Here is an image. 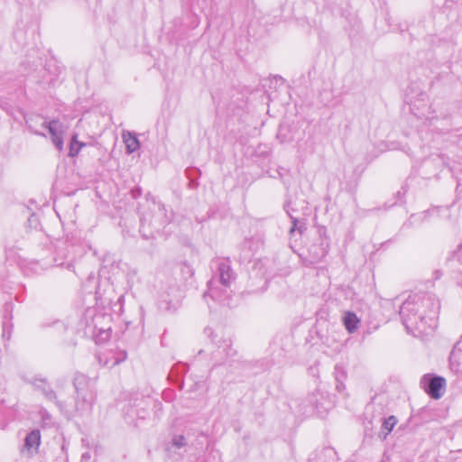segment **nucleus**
I'll return each mask as SVG.
<instances>
[{"label": "nucleus", "mask_w": 462, "mask_h": 462, "mask_svg": "<svg viewBox=\"0 0 462 462\" xmlns=\"http://www.w3.org/2000/svg\"><path fill=\"white\" fill-rule=\"evenodd\" d=\"M439 303L430 297H410L400 309V315L408 329L415 328L420 333H427L426 324L430 328L435 326V315Z\"/></svg>", "instance_id": "1"}, {"label": "nucleus", "mask_w": 462, "mask_h": 462, "mask_svg": "<svg viewBox=\"0 0 462 462\" xmlns=\"http://www.w3.org/2000/svg\"><path fill=\"white\" fill-rule=\"evenodd\" d=\"M218 279H212L208 282V295L216 300H221V291L217 288V283L222 284L226 288L229 287L231 281L234 279L233 272L228 263L222 262L218 265Z\"/></svg>", "instance_id": "2"}, {"label": "nucleus", "mask_w": 462, "mask_h": 462, "mask_svg": "<svg viewBox=\"0 0 462 462\" xmlns=\"http://www.w3.org/2000/svg\"><path fill=\"white\" fill-rule=\"evenodd\" d=\"M42 127L48 129L51 139L58 151L61 152L64 147V135L67 133L68 126L58 119H53L42 123Z\"/></svg>", "instance_id": "3"}, {"label": "nucleus", "mask_w": 462, "mask_h": 462, "mask_svg": "<svg viewBox=\"0 0 462 462\" xmlns=\"http://www.w3.org/2000/svg\"><path fill=\"white\" fill-rule=\"evenodd\" d=\"M424 391L435 400L440 399L443 395V390L446 387V380L441 376H433L426 374L420 382Z\"/></svg>", "instance_id": "4"}, {"label": "nucleus", "mask_w": 462, "mask_h": 462, "mask_svg": "<svg viewBox=\"0 0 462 462\" xmlns=\"http://www.w3.org/2000/svg\"><path fill=\"white\" fill-rule=\"evenodd\" d=\"M342 320L346 329L350 334L356 332L360 324V319L352 311H346L343 315Z\"/></svg>", "instance_id": "5"}, {"label": "nucleus", "mask_w": 462, "mask_h": 462, "mask_svg": "<svg viewBox=\"0 0 462 462\" xmlns=\"http://www.w3.org/2000/svg\"><path fill=\"white\" fill-rule=\"evenodd\" d=\"M122 137L128 153H133L139 149L140 143L135 135L132 134L130 132H124Z\"/></svg>", "instance_id": "6"}, {"label": "nucleus", "mask_w": 462, "mask_h": 462, "mask_svg": "<svg viewBox=\"0 0 462 462\" xmlns=\"http://www.w3.org/2000/svg\"><path fill=\"white\" fill-rule=\"evenodd\" d=\"M86 146V143H82V142H79L78 140V135L77 134H74L72 137H71V140H70V143H69V156L70 157H75L77 156L80 150Z\"/></svg>", "instance_id": "7"}, {"label": "nucleus", "mask_w": 462, "mask_h": 462, "mask_svg": "<svg viewBox=\"0 0 462 462\" xmlns=\"http://www.w3.org/2000/svg\"><path fill=\"white\" fill-rule=\"evenodd\" d=\"M40 432L32 430L25 439V447L28 448H37L40 445Z\"/></svg>", "instance_id": "8"}, {"label": "nucleus", "mask_w": 462, "mask_h": 462, "mask_svg": "<svg viewBox=\"0 0 462 462\" xmlns=\"http://www.w3.org/2000/svg\"><path fill=\"white\" fill-rule=\"evenodd\" d=\"M397 423V420L394 416H389L384 419L383 422V430H385L384 437H386L393 429L395 424Z\"/></svg>", "instance_id": "9"}, {"label": "nucleus", "mask_w": 462, "mask_h": 462, "mask_svg": "<svg viewBox=\"0 0 462 462\" xmlns=\"http://www.w3.org/2000/svg\"><path fill=\"white\" fill-rule=\"evenodd\" d=\"M172 444L180 448L186 445L185 438L183 436H176L172 439Z\"/></svg>", "instance_id": "10"}, {"label": "nucleus", "mask_w": 462, "mask_h": 462, "mask_svg": "<svg viewBox=\"0 0 462 462\" xmlns=\"http://www.w3.org/2000/svg\"><path fill=\"white\" fill-rule=\"evenodd\" d=\"M297 223H298V220H297L296 218H293V217H292V226H291V230H290V233H291V234H292V233L296 230V228H297ZM298 230H299L300 232H301V227H300H300H298Z\"/></svg>", "instance_id": "11"}, {"label": "nucleus", "mask_w": 462, "mask_h": 462, "mask_svg": "<svg viewBox=\"0 0 462 462\" xmlns=\"http://www.w3.org/2000/svg\"><path fill=\"white\" fill-rule=\"evenodd\" d=\"M26 124H28L30 128H32V125L30 124V120H26Z\"/></svg>", "instance_id": "12"}, {"label": "nucleus", "mask_w": 462, "mask_h": 462, "mask_svg": "<svg viewBox=\"0 0 462 462\" xmlns=\"http://www.w3.org/2000/svg\"><path fill=\"white\" fill-rule=\"evenodd\" d=\"M117 364H119V361L116 360V361L114 362L113 365H116Z\"/></svg>", "instance_id": "13"}, {"label": "nucleus", "mask_w": 462, "mask_h": 462, "mask_svg": "<svg viewBox=\"0 0 462 462\" xmlns=\"http://www.w3.org/2000/svg\"><path fill=\"white\" fill-rule=\"evenodd\" d=\"M35 134H41L40 133H38L37 131H34L33 132Z\"/></svg>", "instance_id": "14"}]
</instances>
